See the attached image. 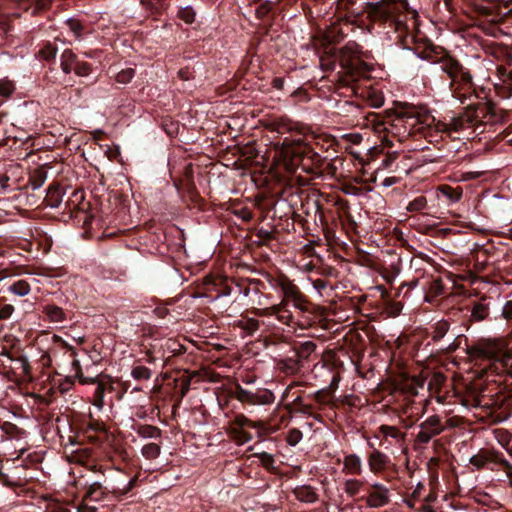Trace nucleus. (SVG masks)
<instances>
[{
	"instance_id": "54",
	"label": "nucleus",
	"mask_w": 512,
	"mask_h": 512,
	"mask_svg": "<svg viewBox=\"0 0 512 512\" xmlns=\"http://www.w3.org/2000/svg\"><path fill=\"white\" fill-rule=\"evenodd\" d=\"M178 77L184 81L191 80L195 77V72L189 66H186L178 71Z\"/></svg>"
},
{
	"instance_id": "56",
	"label": "nucleus",
	"mask_w": 512,
	"mask_h": 512,
	"mask_svg": "<svg viewBox=\"0 0 512 512\" xmlns=\"http://www.w3.org/2000/svg\"><path fill=\"white\" fill-rule=\"evenodd\" d=\"M342 108L347 114H355L360 110V106L358 104L350 101H345Z\"/></svg>"
},
{
	"instance_id": "9",
	"label": "nucleus",
	"mask_w": 512,
	"mask_h": 512,
	"mask_svg": "<svg viewBox=\"0 0 512 512\" xmlns=\"http://www.w3.org/2000/svg\"><path fill=\"white\" fill-rule=\"evenodd\" d=\"M419 432L416 435V442L419 444H428L435 436L441 434L446 425L438 415H431L425 421L419 424Z\"/></svg>"
},
{
	"instance_id": "7",
	"label": "nucleus",
	"mask_w": 512,
	"mask_h": 512,
	"mask_svg": "<svg viewBox=\"0 0 512 512\" xmlns=\"http://www.w3.org/2000/svg\"><path fill=\"white\" fill-rule=\"evenodd\" d=\"M470 464L478 470L487 468L489 464H495L509 475L512 471V464L501 452L485 448L480 449L477 454L470 458Z\"/></svg>"
},
{
	"instance_id": "18",
	"label": "nucleus",
	"mask_w": 512,
	"mask_h": 512,
	"mask_svg": "<svg viewBox=\"0 0 512 512\" xmlns=\"http://www.w3.org/2000/svg\"><path fill=\"white\" fill-rule=\"evenodd\" d=\"M271 129L278 134L297 132L298 134H305L304 127L298 128L297 124L293 123L287 118H278L270 124Z\"/></svg>"
},
{
	"instance_id": "3",
	"label": "nucleus",
	"mask_w": 512,
	"mask_h": 512,
	"mask_svg": "<svg viewBox=\"0 0 512 512\" xmlns=\"http://www.w3.org/2000/svg\"><path fill=\"white\" fill-rule=\"evenodd\" d=\"M431 118L435 122V132L441 136L445 134L449 138H453L454 133H460L465 128L470 127L471 120L466 116L452 117L449 122L437 121L434 117L426 116L424 119L419 115L416 107L405 104L397 110L393 118L388 120H379L375 123V130L377 132H387L393 135L399 134V126L404 127V133L410 134L413 128L418 124H426L430 126L427 121Z\"/></svg>"
},
{
	"instance_id": "47",
	"label": "nucleus",
	"mask_w": 512,
	"mask_h": 512,
	"mask_svg": "<svg viewBox=\"0 0 512 512\" xmlns=\"http://www.w3.org/2000/svg\"><path fill=\"white\" fill-rule=\"evenodd\" d=\"M14 312V306L11 304H7L4 301L0 300V320H6L10 318V316Z\"/></svg>"
},
{
	"instance_id": "46",
	"label": "nucleus",
	"mask_w": 512,
	"mask_h": 512,
	"mask_svg": "<svg viewBox=\"0 0 512 512\" xmlns=\"http://www.w3.org/2000/svg\"><path fill=\"white\" fill-rule=\"evenodd\" d=\"M73 71L77 76H87L91 71V65L87 62H80L78 60Z\"/></svg>"
},
{
	"instance_id": "8",
	"label": "nucleus",
	"mask_w": 512,
	"mask_h": 512,
	"mask_svg": "<svg viewBox=\"0 0 512 512\" xmlns=\"http://www.w3.org/2000/svg\"><path fill=\"white\" fill-rule=\"evenodd\" d=\"M232 397L247 405H267L274 402L275 396L268 389H258L255 392L236 385Z\"/></svg>"
},
{
	"instance_id": "6",
	"label": "nucleus",
	"mask_w": 512,
	"mask_h": 512,
	"mask_svg": "<svg viewBox=\"0 0 512 512\" xmlns=\"http://www.w3.org/2000/svg\"><path fill=\"white\" fill-rule=\"evenodd\" d=\"M282 145L285 147L287 154H290L295 160L302 162L303 169L308 173H317L326 160L325 157H322L302 138L290 139L286 137Z\"/></svg>"
},
{
	"instance_id": "51",
	"label": "nucleus",
	"mask_w": 512,
	"mask_h": 512,
	"mask_svg": "<svg viewBox=\"0 0 512 512\" xmlns=\"http://www.w3.org/2000/svg\"><path fill=\"white\" fill-rule=\"evenodd\" d=\"M69 29L75 34V36L79 37L83 31V25L76 19H69L66 22Z\"/></svg>"
},
{
	"instance_id": "30",
	"label": "nucleus",
	"mask_w": 512,
	"mask_h": 512,
	"mask_svg": "<svg viewBox=\"0 0 512 512\" xmlns=\"http://www.w3.org/2000/svg\"><path fill=\"white\" fill-rule=\"evenodd\" d=\"M240 329L244 330L248 335H253L260 327V322L255 318H245L238 322L237 325Z\"/></svg>"
},
{
	"instance_id": "14",
	"label": "nucleus",
	"mask_w": 512,
	"mask_h": 512,
	"mask_svg": "<svg viewBox=\"0 0 512 512\" xmlns=\"http://www.w3.org/2000/svg\"><path fill=\"white\" fill-rule=\"evenodd\" d=\"M264 286L265 284L259 279L239 278L236 283L237 293L245 297H249L251 293L259 294Z\"/></svg>"
},
{
	"instance_id": "63",
	"label": "nucleus",
	"mask_w": 512,
	"mask_h": 512,
	"mask_svg": "<svg viewBox=\"0 0 512 512\" xmlns=\"http://www.w3.org/2000/svg\"><path fill=\"white\" fill-rule=\"evenodd\" d=\"M327 285V281L323 279H316L313 281V286L318 292L324 290L327 287Z\"/></svg>"
},
{
	"instance_id": "36",
	"label": "nucleus",
	"mask_w": 512,
	"mask_h": 512,
	"mask_svg": "<svg viewBox=\"0 0 512 512\" xmlns=\"http://www.w3.org/2000/svg\"><path fill=\"white\" fill-rule=\"evenodd\" d=\"M161 448L156 443H148L143 446L141 453L144 458L152 460L160 455Z\"/></svg>"
},
{
	"instance_id": "19",
	"label": "nucleus",
	"mask_w": 512,
	"mask_h": 512,
	"mask_svg": "<svg viewBox=\"0 0 512 512\" xmlns=\"http://www.w3.org/2000/svg\"><path fill=\"white\" fill-rule=\"evenodd\" d=\"M332 397L333 394L330 389H321L306 396L307 399L315 402L316 412L329 405Z\"/></svg>"
},
{
	"instance_id": "60",
	"label": "nucleus",
	"mask_w": 512,
	"mask_h": 512,
	"mask_svg": "<svg viewBox=\"0 0 512 512\" xmlns=\"http://www.w3.org/2000/svg\"><path fill=\"white\" fill-rule=\"evenodd\" d=\"M419 284V279L415 278V279H412L411 281L409 282H405L403 283L402 287H401V290L404 288V287H407V290L406 292L404 293V297H406L409 293L410 290H412L413 288H415L417 285Z\"/></svg>"
},
{
	"instance_id": "11",
	"label": "nucleus",
	"mask_w": 512,
	"mask_h": 512,
	"mask_svg": "<svg viewBox=\"0 0 512 512\" xmlns=\"http://www.w3.org/2000/svg\"><path fill=\"white\" fill-rule=\"evenodd\" d=\"M295 398L291 403L286 405V409L290 413H299L311 417L317 421H321V415L316 412V407L312 403H306L301 395V392H294Z\"/></svg>"
},
{
	"instance_id": "28",
	"label": "nucleus",
	"mask_w": 512,
	"mask_h": 512,
	"mask_svg": "<svg viewBox=\"0 0 512 512\" xmlns=\"http://www.w3.org/2000/svg\"><path fill=\"white\" fill-rule=\"evenodd\" d=\"M136 433L140 437L154 439L160 438L162 435V431L158 427L149 424L138 425L136 428Z\"/></svg>"
},
{
	"instance_id": "33",
	"label": "nucleus",
	"mask_w": 512,
	"mask_h": 512,
	"mask_svg": "<svg viewBox=\"0 0 512 512\" xmlns=\"http://www.w3.org/2000/svg\"><path fill=\"white\" fill-rule=\"evenodd\" d=\"M131 376L137 381L149 380L152 376V371L143 365H136L131 370Z\"/></svg>"
},
{
	"instance_id": "49",
	"label": "nucleus",
	"mask_w": 512,
	"mask_h": 512,
	"mask_svg": "<svg viewBox=\"0 0 512 512\" xmlns=\"http://www.w3.org/2000/svg\"><path fill=\"white\" fill-rule=\"evenodd\" d=\"M234 423L240 428H244V427L256 428L257 427L252 420H250L243 414L236 415V417L234 419Z\"/></svg>"
},
{
	"instance_id": "38",
	"label": "nucleus",
	"mask_w": 512,
	"mask_h": 512,
	"mask_svg": "<svg viewBox=\"0 0 512 512\" xmlns=\"http://www.w3.org/2000/svg\"><path fill=\"white\" fill-rule=\"evenodd\" d=\"M137 476H134L133 478H131L129 480V482L122 488H113L112 489V494L116 497V498H122L123 496H126L129 492H131L136 484H137Z\"/></svg>"
},
{
	"instance_id": "29",
	"label": "nucleus",
	"mask_w": 512,
	"mask_h": 512,
	"mask_svg": "<svg viewBox=\"0 0 512 512\" xmlns=\"http://www.w3.org/2000/svg\"><path fill=\"white\" fill-rule=\"evenodd\" d=\"M379 434H381L384 438L391 437L396 442H401L405 438V434L402 433L397 427L390 425H381L378 428Z\"/></svg>"
},
{
	"instance_id": "21",
	"label": "nucleus",
	"mask_w": 512,
	"mask_h": 512,
	"mask_svg": "<svg viewBox=\"0 0 512 512\" xmlns=\"http://www.w3.org/2000/svg\"><path fill=\"white\" fill-rule=\"evenodd\" d=\"M296 499L305 503H314L318 500V495L314 488L309 485L297 486L293 490Z\"/></svg>"
},
{
	"instance_id": "43",
	"label": "nucleus",
	"mask_w": 512,
	"mask_h": 512,
	"mask_svg": "<svg viewBox=\"0 0 512 512\" xmlns=\"http://www.w3.org/2000/svg\"><path fill=\"white\" fill-rule=\"evenodd\" d=\"M302 438V432L297 428H293L288 431L286 441L289 445L295 446L302 440Z\"/></svg>"
},
{
	"instance_id": "27",
	"label": "nucleus",
	"mask_w": 512,
	"mask_h": 512,
	"mask_svg": "<svg viewBox=\"0 0 512 512\" xmlns=\"http://www.w3.org/2000/svg\"><path fill=\"white\" fill-rule=\"evenodd\" d=\"M47 179V171L43 167L36 168L29 177V184L33 190L39 189Z\"/></svg>"
},
{
	"instance_id": "61",
	"label": "nucleus",
	"mask_w": 512,
	"mask_h": 512,
	"mask_svg": "<svg viewBox=\"0 0 512 512\" xmlns=\"http://www.w3.org/2000/svg\"><path fill=\"white\" fill-rule=\"evenodd\" d=\"M10 177L6 174L0 175V189L2 192H5L9 187Z\"/></svg>"
},
{
	"instance_id": "62",
	"label": "nucleus",
	"mask_w": 512,
	"mask_h": 512,
	"mask_svg": "<svg viewBox=\"0 0 512 512\" xmlns=\"http://www.w3.org/2000/svg\"><path fill=\"white\" fill-rule=\"evenodd\" d=\"M53 340H54V343H59L63 347H65L68 350H70L71 351V356H75L76 355V352L74 351V349L71 346H69L61 337H59L57 335H53Z\"/></svg>"
},
{
	"instance_id": "31",
	"label": "nucleus",
	"mask_w": 512,
	"mask_h": 512,
	"mask_svg": "<svg viewBox=\"0 0 512 512\" xmlns=\"http://www.w3.org/2000/svg\"><path fill=\"white\" fill-rule=\"evenodd\" d=\"M44 312L53 322H62L65 319V313L63 309L56 305H47L44 309Z\"/></svg>"
},
{
	"instance_id": "42",
	"label": "nucleus",
	"mask_w": 512,
	"mask_h": 512,
	"mask_svg": "<svg viewBox=\"0 0 512 512\" xmlns=\"http://www.w3.org/2000/svg\"><path fill=\"white\" fill-rule=\"evenodd\" d=\"M135 76V70L133 68H126L118 72L115 79L118 83L127 84L132 81Z\"/></svg>"
},
{
	"instance_id": "22",
	"label": "nucleus",
	"mask_w": 512,
	"mask_h": 512,
	"mask_svg": "<svg viewBox=\"0 0 512 512\" xmlns=\"http://www.w3.org/2000/svg\"><path fill=\"white\" fill-rule=\"evenodd\" d=\"M316 344L313 341L297 342L294 344L293 349L299 362L308 360L310 355L315 351Z\"/></svg>"
},
{
	"instance_id": "35",
	"label": "nucleus",
	"mask_w": 512,
	"mask_h": 512,
	"mask_svg": "<svg viewBox=\"0 0 512 512\" xmlns=\"http://www.w3.org/2000/svg\"><path fill=\"white\" fill-rule=\"evenodd\" d=\"M3 465L0 463V483L5 487L16 489L23 486L21 479H12L9 475L2 471Z\"/></svg>"
},
{
	"instance_id": "17",
	"label": "nucleus",
	"mask_w": 512,
	"mask_h": 512,
	"mask_svg": "<svg viewBox=\"0 0 512 512\" xmlns=\"http://www.w3.org/2000/svg\"><path fill=\"white\" fill-rule=\"evenodd\" d=\"M389 463V457L377 449H374L368 456L369 469L375 474L382 472Z\"/></svg>"
},
{
	"instance_id": "23",
	"label": "nucleus",
	"mask_w": 512,
	"mask_h": 512,
	"mask_svg": "<svg viewBox=\"0 0 512 512\" xmlns=\"http://www.w3.org/2000/svg\"><path fill=\"white\" fill-rule=\"evenodd\" d=\"M502 316L507 322L512 323V300L506 301L502 308ZM506 362L504 363V367H507V376L512 378V355H510L508 349L506 348L505 354Z\"/></svg>"
},
{
	"instance_id": "4",
	"label": "nucleus",
	"mask_w": 512,
	"mask_h": 512,
	"mask_svg": "<svg viewBox=\"0 0 512 512\" xmlns=\"http://www.w3.org/2000/svg\"><path fill=\"white\" fill-rule=\"evenodd\" d=\"M370 52L363 51L362 47L355 41H349L340 48L330 49V58L332 62L329 69H333L338 63L342 69V81L344 85L351 86L353 90L355 85L362 81L370 79V73L373 65L367 62Z\"/></svg>"
},
{
	"instance_id": "64",
	"label": "nucleus",
	"mask_w": 512,
	"mask_h": 512,
	"mask_svg": "<svg viewBox=\"0 0 512 512\" xmlns=\"http://www.w3.org/2000/svg\"><path fill=\"white\" fill-rule=\"evenodd\" d=\"M257 236L264 241H270L273 239L272 233L264 229H260L257 233Z\"/></svg>"
},
{
	"instance_id": "40",
	"label": "nucleus",
	"mask_w": 512,
	"mask_h": 512,
	"mask_svg": "<svg viewBox=\"0 0 512 512\" xmlns=\"http://www.w3.org/2000/svg\"><path fill=\"white\" fill-rule=\"evenodd\" d=\"M362 482L357 479H349L345 482V492L350 496H356L361 489Z\"/></svg>"
},
{
	"instance_id": "45",
	"label": "nucleus",
	"mask_w": 512,
	"mask_h": 512,
	"mask_svg": "<svg viewBox=\"0 0 512 512\" xmlns=\"http://www.w3.org/2000/svg\"><path fill=\"white\" fill-rule=\"evenodd\" d=\"M15 90V85L9 80H0V96L9 97Z\"/></svg>"
},
{
	"instance_id": "37",
	"label": "nucleus",
	"mask_w": 512,
	"mask_h": 512,
	"mask_svg": "<svg viewBox=\"0 0 512 512\" xmlns=\"http://www.w3.org/2000/svg\"><path fill=\"white\" fill-rule=\"evenodd\" d=\"M39 55L46 61L54 60L57 55V47L52 43L47 42L39 50Z\"/></svg>"
},
{
	"instance_id": "48",
	"label": "nucleus",
	"mask_w": 512,
	"mask_h": 512,
	"mask_svg": "<svg viewBox=\"0 0 512 512\" xmlns=\"http://www.w3.org/2000/svg\"><path fill=\"white\" fill-rule=\"evenodd\" d=\"M74 458L77 463H79L82 466H85L86 460L92 459V454L88 449H81L76 452Z\"/></svg>"
},
{
	"instance_id": "15",
	"label": "nucleus",
	"mask_w": 512,
	"mask_h": 512,
	"mask_svg": "<svg viewBox=\"0 0 512 512\" xmlns=\"http://www.w3.org/2000/svg\"><path fill=\"white\" fill-rule=\"evenodd\" d=\"M450 327L451 323L448 320L441 319L430 324L427 328V336L430 337L434 343H439L449 334Z\"/></svg>"
},
{
	"instance_id": "5",
	"label": "nucleus",
	"mask_w": 512,
	"mask_h": 512,
	"mask_svg": "<svg viewBox=\"0 0 512 512\" xmlns=\"http://www.w3.org/2000/svg\"><path fill=\"white\" fill-rule=\"evenodd\" d=\"M452 341L445 347H441L440 351L444 354H452L458 349L464 352L473 360L492 362L496 370L507 375L506 362V344L496 339H480L473 344H469L468 339L464 335H456L452 333Z\"/></svg>"
},
{
	"instance_id": "52",
	"label": "nucleus",
	"mask_w": 512,
	"mask_h": 512,
	"mask_svg": "<svg viewBox=\"0 0 512 512\" xmlns=\"http://www.w3.org/2000/svg\"><path fill=\"white\" fill-rule=\"evenodd\" d=\"M335 205L338 207L339 211L347 217V219L352 220V216L349 212V209H350L349 202L347 200L338 199L335 202Z\"/></svg>"
},
{
	"instance_id": "53",
	"label": "nucleus",
	"mask_w": 512,
	"mask_h": 512,
	"mask_svg": "<svg viewBox=\"0 0 512 512\" xmlns=\"http://www.w3.org/2000/svg\"><path fill=\"white\" fill-rule=\"evenodd\" d=\"M235 215L245 222L252 221L254 217L253 212L247 207H242L241 209L235 211Z\"/></svg>"
},
{
	"instance_id": "10",
	"label": "nucleus",
	"mask_w": 512,
	"mask_h": 512,
	"mask_svg": "<svg viewBox=\"0 0 512 512\" xmlns=\"http://www.w3.org/2000/svg\"><path fill=\"white\" fill-rule=\"evenodd\" d=\"M460 311L469 314L468 323L481 322L488 318L490 314V301L487 297H482L479 300H472L469 304L460 308Z\"/></svg>"
},
{
	"instance_id": "58",
	"label": "nucleus",
	"mask_w": 512,
	"mask_h": 512,
	"mask_svg": "<svg viewBox=\"0 0 512 512\" xmlns=\"http://www.w3.org/2000/svg\"><path fill=\"white\" fill-rule=\"evenodd\" d=\"M83 426L87 431L91 430L97 432L102 430L101 424L98 421L94 420L93 418H90V420L87 423H84Z\"/></svg>"
},
{
	"instance_id": "13",
	"label": "nucleus",
	"mask_w": 512,
	"mask_h": 512,
	"mask_svg": "<svg viewBox=\"0 0 512 512\" xmlns=\"http://www.w3.org/2000/svg\"><path fill=\"white\" fill-rule=\"evenodd\" d=\"M490 407V416L494 423H501L512 415L509 404L506 403L505 398L493 400Z\"/></svg>"
},
{
	"instance_id": "39",
	"label": "nucleus",
	"mask_w": 512,
	"mask_h": 512,
	"mask_svg": "<svg viewBox=\"0 0 512 512\" xmlns=\"http://www.w3.org/2000/svg\"><path fill=\"white\" fill-rule=\"evenodd\" d=\"M253 456L259 459L261 465L265 469L271 470L274 468V457L272 454L267 453V452H260V453H255Z\"/></svg>"
},
{
	"instance_id": "32",
	"label": "nucleus",
	"mask_w": 512,
	"mask_h": 512,
	"mask_svg": "<svg viewBox=\"0 0 512 512\" xmlns=\"http://www.w3.org/2000/svg\"><path fill=\"white\" fill-rule=\"evenodd\" d=\"M439 190L452 202H457L461 199L463 192L460 187L453 188L449 185H442Z\"/></svg>"
},
{
	"instance_id": "50",
	"label": "nucleus",
	"mask_w": 512,
	"mask_h": 512,
	"mask_svg": "<svg viewBox=\"0 0 512 512\" xmlns=\"http://www.w3.org/2000/svg\"><path fill=\"white\" fill-rule=\"evenodd\" d=\"M86 469L95 473L104 474L105 468L103 465L99 464L93 457L91 460H86L85 466Z\"/></svg>"
},
{
	"instance_id": "34",
	"label": "nucleus",
	"mask_w": 512,
	"mask_h": 512,
	"mask_svg": "<svg viewBox=\"0 0 512 512\" xmlns=\"http://www.w3.org/2000/svg\"><path fill=\"white\" fill-rule=\"evenodd\" d=\"M9 291L18 296H25L29 294L31 288L26 280H18L9 286Z\"/></svg>"
},
{
	"instance_id": "20",
	"label": "nucleus",
	"mask_w": 512,
	"mask_h": 512,
	"mask_svg": "<svg viewBox=\"0 0 512 512\" xmlns=\"http://www.w3.org/2000/svg\"><path fill=\"white\" fill-rule=\"evenodd\" d=\"M237 279L223 277L218 279L215 283L217 296H230L232 293L237 292L236 288Z\"/></svg>"
},
{
	"instance_id": "24",
	"label": "nucleus",
	"mask_w": 512,
	"mask_h": 512,
	"mask_svg": "<svg viewBox=\"0 0 512 512\" xmlns=\"http://www.w3.org/2000/svg\"><path fill=\"white\" fill-rule=\"evenodd\" d=\"M78 58L70 49H65L60 57V66L64 73L69 74L76 65Z\"/></svg>"
},
{
	"instance_id": "2",
	"label": "nucleus",
	"mask_w": 512,
	"mask_h": 512,
	"mask_svg": "<svg viewBox=\"0 0 512 512\" xmlns=\"http://www.w3.org/2000/svg\"><path fill=\"white\" fill-rule=\"evenodd\" d=\"M283 298L277 305L269 308L270 314L288 326H312L324 315V309L312 303L297 285L290 281L281 283Z\"/></svg>"
},
{
	"instance_id": "55",
	"label": "nucleus",
	"mask_w": 512,
	"mask_h": 512,
	"mask_svg": "<svg viewBox=\"0 0 512 512\" xmlns=\"http://www.w3.org/2000/svg\"><path fill=\"white\" fill-rule=\"evenodd\" d=\"M72 368L75 371V375L79 378L81 383H88V381L83 378L82 368L79 360L73 359Z\"/></svg>"
},
{
	"instance_id": "16",
	"label": "nucleus",
	"mask_w": 512,
	"mask_h": 512,
	"mask_svg": "<svg viewBox=\"0 0 512 512\" xmlns=\"http://www.w3.org/2000/svg\"><path fill=\"white\" fill-rule=\"evenodd\" d=\"M109 493H112V490L104 487L100 482H94L87 488L83 496V501L99 502L107 498Z\"/></svg>"
},
{
	"instance_id": "41",
	"label": "nucleus",
	"mask_w": 512,
	"mask_h": 512,
	"mask_svg": "<svg viewBox=\"0 0 512 512\" xmlns=\"http://www.w3.org/2000/svg\"><path fill=\"white\" fill-rule=\"evenodd\" d=\"M427 206V199L424 196H418L411 202H409L407 206V210L410 212H419L426 208Z\"/></svg>"
},
{
	"instance_id": "26",
	"label": "nucleus",
	"mask_w": 512,
	"mask_h": 512,
	"mask_svg": "<svg viewBox=\"0 0 512 512\" xmlns=\"http://www.w3.org/2000/svg\"><path fill=\"white\" fill-rule=\"evenodd\" d=\"M344 467L349 470L351 474L360 475L362 472V463L359 456L356 454L347 455L344 458Z\"/></svg>"
},
{
	"instance_id": "1",
	"label": "nucleus",
	"mask_w": 512,
	"mask_h": 512,
	"mask_svg": "<svg viewBox=\"0 0 512 512\" xmlns=\"http://www.w3.org/2000/svg\"><path fill=\"white\" fill-rule=\"evenodd\" d=\"M368 17L373 23L390 27L398 33L404 48L412 50L419 58L440 63L441 70L451 79L450 90L458 93V86L471 87L472 75L442 47L434 45L427 37L414 33L416 13L409 12L406 0H381L368 4Z\"/></svg>"
},
{
	"instance_id": "57",
	"label": "nucleus",
	"mask_w": 512,
	"mask_h": 512,
	"mask_svg": "<svg viewBox=\"0 0 512 512\" xmlns=\"http://www.w3.org/2000/svg\"><path fill=\"white\" fill-rule=\"evenodd\" d=\"M104 394H105V385L103 383H98V385L95 389V392H94V396L98 401V403H97L98 405H102Z\"/></svg>"
},
{
	"instance_id": "12",
	"label": "nucleus",
	"mask_w": 512,
	"mask_h": 512,
	"mask_svg": "<svg viewBox=\"0 0 512 512\" xmlns=\"http://www.w3.org/2000/svg\"><path fill=\"white\" fill-rule=\"evenodd\" d=\"M390 502L389 490L386 486L380 483H374L366 497V504L370 508H380Z\"/></svg>"
},
{
	"instance_id": "25",
	"label": "nucleus",
	"mask_w": 512,
	"mask_h": 512,
	"mask_svg": "<svg viewBox=\"0 0 512 512\" xmlns=\"http://www.w3.org/2000/svg\"><path fill=\"white\" fill-rule=\"evenodd\" d=\"M445 294L444 284L440 278L433 279L429 283L428 291L426 293V300L431 301L437 297H441Z\"/></svg>"
},
{
	"instance_id": "44",
	"label": "nucleus",
	"mask_w": 512,
	"mask_h": 512,
	"mask_svg": "<svg viewBox=\"0 0 512 512\" xmlns=\"http://www.w3.org/2000/svg\"><path fill=\"white\" fill-rule=\"evenodd\" d=\"M195 11L191 7L181 8L178 12V16L185 23L191 24L195 20Z\"/></svg>"
},
{
	"instance_id": "59",
	"label": "nucleus",
	"mask_w": 512,
	"mask_h": 512,
	"mask_svg": "<svg viewBox=\"0 0 512 512\" xmlns=\"http://www.w3.org/2000/svg\"><path fill=\"white\" fill-rule=\"evenodd\" d=\"M498 72L500 73L504 82H508L509 85H512V69L507 70L505 67L498 68Z\"/></svg>"
}]
</instances>
